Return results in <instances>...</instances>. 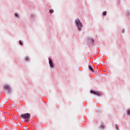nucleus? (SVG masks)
<instances>
[{"label":"nucleus","instance_id":"nucleus-1","mask_svg":"<svg viewBox=\"0 0 130 130\" xmlns=\"http://www.w3.org/2000/svg\"><path fill=\"white\" fill-rule=\"evenodd\" d=\"M75 22H76L77 26L78 28V30H81L82 27H83V24H82V23H81V21H80V19H77Z\"/></svg>","mask_w":130,"mask_h":130},{"label":"nucleus","instance_id":"nucleus-2","mask_svg":"<svg viewBox=\"0 0 130 130\" xmlns=\"http://www.w3.org/2000/svg\"><path fill=\"white\" fill-rule=\"evenodd\" d=\"M21 118L25 119V121H28L29 119V113H25L21 115Z\"/></svg>","mask_w":130,"mask_h":130},{"label":"nucleus","instance_id":"nucleus-3","mask_svg":"<svg viewBox=\"0 0 130 130\" xmlns=\"http://www.w3.org/2000/svg\"><path fill=\"white\" fill-rule=\"evenodd\" d=\"M4 89L5 90H6L7 91H8L9 93H10V92L12 91V89H11V87L8 85H5Z\"/></svg>","mask_w":130,"mask_h":130},{"label":"nucleus","instance_id":"nucleus-4","mask_svg":"<svg viewBox=\"0 0 130 130\" xmlns=\"http://www.w3.org/2000/svg\"><path fill=\"white\" fill-rule=\"evenodd\" d=\"M90 92L92 94H94V95H96L97 96H100V95H101V93H100L99 92L94 90H91Z\"/></svg>","mask_w":130,"mask_h":130},{"label":"nucleus","instance_id":"nucleus-5","mask_svg":"<svg viewBox=\"0 0 130 130\" xmlns=\"http://www.w3.org/2000/svg\"><path fill=\"white\" fill-rule=\"evenodd\" d=\"M49 63L51 68H53V62H52L51 58H49Z\"/></svg>","mask_w":130,"mask_h":130},{"label":"nucleus","instance_id":"nucleus-6","mask_svg":"<svg viewBox=\"0 0 130 130\" xmlns=\"http://www.w3.org/2000/svg\"><path fill=\"white\" fill-rule=\"evenodd\" d=\"M89 70L92 73H94V69H93V68L91 66H89Z\"/></svg>","mask_w":130,"mask_h":130},{"label":"nucleus","instance_id":"nucleus-7","mask_svg":"<svg viewBox=\"0 0 130 130\" xmlns=\"http://www.w3.org/2000/svg\"><path fill=\"white\" fill-rule=\"evenodd\" d=\"M49 12H50V13L51 14H52V13H53V10L50 9V11H49Z\"/></svg>","mask_w":130,"mask_h":130},{"label":"nucleus","instance_id":"nucleus-8","mask_svg":"<svg viewBox=\"0 0 130 130\" xmlns=\"http://www.w3.org/2000/svg\"><path fill=\"white\" fill-rule=\"evenodd\" d=\"M25 60H26V61L29 60V57H25Z\"/></svg>","mask_w":130,"mask_h":130},{"label":"nucleus","instance_id":"nucleus-9","mask_svg":"<svg viewBox=\"0 0 130 130\" xmlns=\"http://www.w3.org/2000/svg\"><path fill=\"white\" fill-rule=\"evenodd\" d=\"M103 16H106V12H104L103 14Z\"/></svg>","mask_w":130,"mask_h":130},{"label":"nucleus","instance_id":"nucleus-10","mask_svg":"<svg viewBox=\"0 0 130 130\" xmlns=\"http://www.w3.org/2000/svg\"><path fill=\"white\" fill-rule=\"evenodd\" d=\"M19 44H20V45H23V43H22L21 41H19Z\"/></svg>","mask_w":130,"mask_h":130},{"label":"nucleus","instance_id":"nucleus-11","mask_svg":"<svg viewBox=\"0 0 130 130\" xmlns=\"http://www.w3.org/2000/svg\"><path fill=\"white\" fill-rule=\"evenodd\" d=\"M105 128V126L103 125H101V128Z\"/></svg>","mask_w":130,"mask_h":130},{"label":"nucleus","instance_id":"nucleus-12","mask_svg":"<svg viewBox=\"0 0 130 130\" xmlns=\"http://www.w3.org/2000/svg\"><path fill=\"white\" fill-rule=\"evenodd\" d=\"M115 126L116 129H117V130H119L117 124H116V125H115Z\"/></svg>","mask_w":130,"mask_h":130},{"label":"nucleus","instance_id":"nucleus-13","mask_svg":"<svg viewBox=\"0 0 130 130\" xmlns=\"http://www.w3.org/2000/svg\"><path fill=\"white\" fill-rule=\"evenodd\" d=\"M127 114L130 115V110H128L127 111Z\"/></svg>","mask_w":130,"mask_h":130},{"label":"nucleus","instance_id":"nucleus-14","mask_svg":"<svg viewBox=\"0 0 130 130\" xmlns=\"http://www.w3.org/2000/svg\"><path fill=\"white\" fill-rule=\"evenodd\" d=\"M15 16H16L17 18H19V16H18V14H15Z\"/></svg>","mask_w":130,"mask_h":130},{"label":"nucleus","instance_id":"nucleus-15","mask_svg":"<svg viewBox=\"0 0 130 130\" xmlns=\"http://www.w3.org/2000/svg\"><path fill=\"white\" fill-rule=\"evenodd\" d=\"M122 33H123V32H124V29L122 30Z\"/></svg>","mask_w":130,"mask_h":130}]
</instances>
